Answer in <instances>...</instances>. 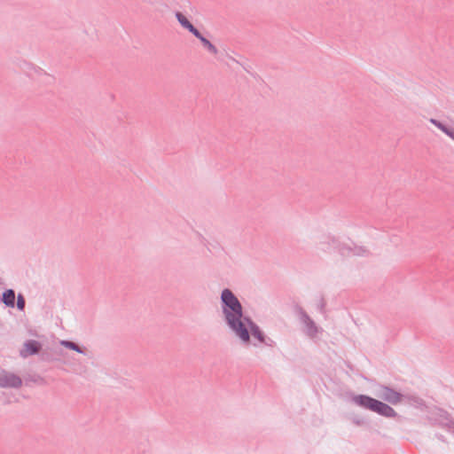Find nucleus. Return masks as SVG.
Wrapping results in <instances>:
<instances>
[{
  "instance_id": "nucleus-15",
  "label": "nucleus",
  "mask_w": 454,
  "mask_h": 454,
  "mask_svg": "<svg viewBox=\"0 0 454 454\" xmlns=\"http://www.w3.org/2000/svg\"><path fill=\"white\" fill-rule=\"evenodd\" d=\"M294 310L296 314L299 316L301 324L306 325L308 322L311 320L308 313L300 305L296 304L294 306Z\"/></svg>"
},
{
  "instance_id": "nucleus-3",
  "label": "nucleus",
  "mask_w": 454,
  "mask_h": 454,
  "mask_svg": "<svg viewBox=\"0 0 454 454\" xmlns=\"http://www.w3.org/2000/svg\"><path fill=\"white\" fill-rule=\"evenodd\" d=\"M244 325L247 331H249L250 336H254V338L256 339L260 343L269 347H272L274 345V341L270 338L266 337L259 325L254 323L250 317L246 319Z\"/></svg>"
},
{
  "instance_id": "nucleus-14",
  "label": "nucleus",
  "mask_w": 454,
  "mask_h": 454,
  "mask_svg": "<svg viewBox=\"0 0 454 454\" xmlns=\"http://www.w3.org/2000/svg\"><path fill=\"white\" fill-rule=\"evenodd\" d=\"M304 326L306 327L305 333L309 338H315L317 336L318 327L312 319L304 325Z\"/></svg>"
},
{
  "instance_id": "nucleus-10",
  "label": "nucleus",
  "mask_w": 454,
  "mask_h": 454,
  "mask_svg": "<svg viewBox=\"0 0 454 454\" xmlns=\"http://www.w3.org/2000/svg\"><path fill=\"white\" fill-rule=\"evenodd\" d=\"M1 301L4 302L9 308H14L15 306V292L13 289H6L1 297Z\"/></svg>"
},
{
  "instance_id": "nucleus-12",
  "label": "nucleus",
  "mask_w": 454,
  "mask_h": 454,
  "mask_svg": "<svg viewBox=\"0 0 454 454\" xmlns=\"http://www.w3.org/2000/svg\"><path fill=\"white\" fill-rule=\"evenodd\" d=\"M60 345L68 349L76 351L77 353L86 355L85 348L80 347L77 343H75L72 340H60Z\"/></svg>"
},
{
  "instance_id": "nucleus-9",
  "label": "nucleus",
  "mask_w": 454,
  "mask_h": 454,
  "mask_svg": "<svg viewBox=\"0 0 454 454\" xmlns=\"http://www.w3.org/2000/svg\"><path fill=\"white\" fill-rule=\"evenodd\" d=\"M193 35L200 40L202 46L212 55H217L218 54V49L215 44H213L207 38H206L200 30L197 31V33L193 34Z\"/></svg>"
},
{
  "instance_id": "nucleus-21",
  "label": "nucleus",
  "mask_w": 454,
  "mask_h": 454,
  "mask_svg": "<svg viewBox=\"0 0 454 454\" xmlns=\"http://www.w3.org/2000/svg\"><path fill=\"white\" fill-rule=\"evenodd\" d=\"M404 397L410 399L411 403H414L417 405L424 404L423 399L419 396H416V395L405 396L404 395Z\"/></svg>"
},
{
  "instance_id": "nucleus-4",
  "label": "nucleus",
  "mask_w": 454,
  "mask_h": 454,
  "mask_svg": "<svg viewBox=\"0 0 454 454\" xmlns=\"http://www.w3.org/2000/svg\"><path fill=\"white\" fill-rule=\"evenodd\" d=\"M379 397L388 404L395 405L403 401L404 395L387 385H380Z\"/></svg>"
},
{
  "instance_id": "nucleus-22",
  "label": "nucleus",
  "mask_w": 454,
  "mask_h": 454,
  "mask_svg": "<svg viewBox=\"0 0 454 454\" xmlns=\"http://www.w3.org/2000/svg\"><path fill=\"white\" fill-rule=\"evenodd\" d=\"M435 436L442 442H446V439L444 437V435L441 434H436Z\"/></svg>"
},
{
  "instance_id": "nucleus-18",
  "label": "nucleus",
  "mask_w": 454,
  "mask_h": 454,
  "mask_svg": "<svg viewBox=\"0 0 454 454\" xmlns=\"http://www.w3.org/2000/svg\"><path fill=\"white\" fill-rule=\"evenodd\" d=\"M351 255L364 256L370 254L369 250L362 246H354Z\"/></svg>"
},
{
  "instance_id": "nucleus-13",
  "label": "nucleus",
  "mask_w": 454,
  "mask_h": 454,
  "mask_svg": "<svg viewBox=\"0 0 454 454\" xmlns=\"http://www.w3.org/2000/svg\"><path fill=\"white\" fill-rule=\"evenodd\" d=\"M40 358L44 362H53L58 360V352L51 349H44L40 351Z\"/></svg>"
},
{
  "instance_id": "nucleus-19",
  "label": "nucleus",
  "mask_w": 454,
  "mask_h": 454,
  "mask_svg": "<svg viewBox=\"0 0 454 454\" xmlns=\"http://www.w3.org/2000/svg\"><path fill=\"white\" fill-rule=\"evenodd\" d=\"M17 309L20 310V311H23L25 309V306H26V300H25V297L21 294H19L18 296H17Z\"/></svg>"
},
{
  "instance_id": "nucleus-7",
  "label": "nucleus",
  "mask_w": 454,
  "mask_h": 454,
  "mask_svg": "<svg viewBox=\"0 0 454 454\" xmlns=\"http://www.w3.org/2000/svg\"><path fill=\"white\" fill-rule=\"evenodd\" d=\"M442 428H445L454 434V419L450 417L449 412L441 410L439 413V419L434 423Z\"/></svg>"
},
{
  "instance_id": "nucleus-23",
  "label": "nucleus",
  "mask_w": 454,
  "mask_h": 454,
  "mask_svg": "<svg viewBox=\"0 0 454 454\" xmlns=\"http://www.w3.org/2000/svg\"><path fill=\"white\" fill-rule=\"evenodd\" d=\"M353 422L357 426H360L364 423L363 420L360 419H354Z\"/></svg>"
},
{
  "instance_id": "nucleus-16",
  "label": "nucleus",
  "mask_w": 454,
  "mask_h": 454,
  "mask_svg": "<svg viewBox=\"0 0 454 454\" xmlns=\"http://www.w3.org/2000/svg\"><path fill=\"white\" fill-rule=\"evenodd\" d=\"M341 256H351L353 252L352 247L342 243L341 245H338V251Z\"/></svg>"
},
{
  "instance_id": "nucleus-11",
  "label": "nucleus",
  "mask_w": 454,
  "mask_h": 454,
  "mask_svg": "<svg viewBox=\"0 0 454 454\" xmlns=\"http://www.w3.org/2000/svg\"><path fill=\"white\" fill-rule=\"evenodd\" d=\"M429 121L454 141V129L434 118H431Z\"/></svg>"
},
{
  "instance_id": "nucleus-2",
  "label": "nucleus",
  "mask_w": 454,
  "mask_h": 454,
  "mask_svg": "<svg viewBox=\"0 0 454 454\" xmlns=\"http://www.w3.org/2000/svg\"><path fill=\"white\" fill-rule=\"evenodd\" d=\"M351 402L360 408L374 412L386 419H393L397 422H402L405 419L404 417L399 415L387 403L367 395H354L351 397Z\"/></svg>"
},
{
  "instance_id": "nucleus-20",
  "label": "nucleus",
  "mask_w": 454,
  "mask_h": 454,
  "mask_svg": "<svg viewBox=\"0 0 454 454\" xmlns=\"http://www.w3.org/2000/svg\"><path fill=\"white\" fill-rule=\"evenodd\" d=\"M325 306H326V301H325V298L322 296L319 299L318 303H317V309L322 314H325Z\"/></svg>"
},
{
  "instance_id": "nucleus-1",
  "label": "nucleus",
  "mask_w": 454,
  "mask_h": 454,
  "mask_svg": "<svg viewBox=\"0 0 454 454\" xmlns=\"http://www.w3.org/2000/svg\"><path fill=\"white\" fill-rule=\"evenodd\" d=\"M220 304L226 325L244 344H249L250 333L244 325L249 316L245 315L244 308L238 297L231 289L224 288L221 292Z\"/></svg>"
},
{
  "instance_id": "nucleus-8",
  "label": "nucleus",
  "mask_w": 454,
  "mask_h": 454,
  "mask_svg": "<svg viewBox=\"0 0 454 454\" xmlns=\"http://www.w3.org/2000/svg\"><path fill=\"white\" fill-rule=\"evenodd\" d=\"M175 17L181 27L188 30L192 35L199 30L181 12H176Z\"/></svg>"
},
{
  "instance_id": "nucleus-5",
  "label": "nucleus",
  "mask_w": 454,
  "mask_h": 454,
  "mask_svg": "<svg viewBox=\"0 0 454 454\" xmlns=\"http://www.w3.org/2000/svg\"><path fill=\"white\" fill-rule=\"evenodd\" d=\"M22 385V380L20 376L0 369V387L19 388Z\"/></svg>"
},
{
  "instance_id": "nucleus-6",
  "label": "nucleus",
  "mask_w": 454,
  "mask_h": 454,
  "mask_svg": "<svg viewBox=\"0 0 454 454\" xmlns=\"http://www.w3.org/2000/svg\"><path fill=\"white\" fill-rule=\"evenodd\" d=\"M42 350V344L35 340H27L23 345V348L20 351L21 357H27L28 356H34L40 353Z\"/></svg>"
},
{
  "instance_id": "nucleus-17",
  "label": "nucleus",
  "mask_w": 454,
  "mask_h": 454,
  "mask_svg": "<svg viewBox=\"0 0 454 454\" xmlns=\"http://www.w3.org/2000/svg\"><path fill=\"white\" fill-rule=\"evenodd\" d=\"M342 243L337 240L336 239L333 238L330 239V241L327 242V247L323 248L325 252H331V250H333L335 252L338 251V245H341Z\"/></svg>"
}]
</instances>
